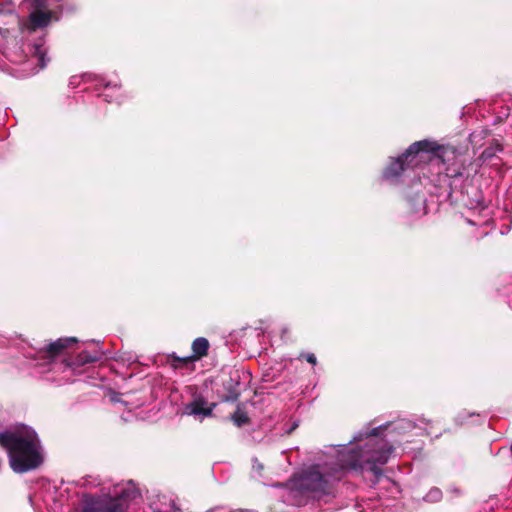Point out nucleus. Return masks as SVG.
Returning <instances> with one entry per match:
<instances>
[{"label":"nucleus","mask_w":512,"mask_h":512,"mask_svg":"<svg viewBox=\"0 0 512 512\" xmlns=\"http://www.w3.org/2000/svg\"><path fill=\"white\" fill-rule=\"evenodd\" d=\"M90 75H83V76H72L69 81V86L75 88L80 83V80H90Z\"/></svg>","instance_id":"nucleus-18"},{"label":"nucleus","mask_w":512,"mask_h":512,"mask_svg":"<svg viewBox=\"0 0 512 512\" xmlns=\"http://www.w3.org/2000/svg\"><path fill=\"white\" fill-rule=\"evenodd\" d=\"M36 6H42L43 0H34Z\"/></svg>","instance_id":"nucleus-22"},{"label":"nucleus","mask_w":512,"mask_h":512,"mask_svg":"<svg viewBox=\"0 0 512 512\" xmlns=\"http://www.w3.org/2000/svg\"><path fill=\"white\" fill-rule=\"evenodd\" d=\"M301 357H304L306 361L312 365H316L317 363L316 356L313 353L302 354Z\"/></svg>","instance_id":"nucleus-19"},{"label":"nucleus","mask_w":512,"mask_h":512,"mask_svg":"<svg viewBox=\"0 0 512 512\" xmlns=\"http://www.w3.org/2000/svg\"><path fill=\"white\" fill-rule=\"evenodd\" d=\"M70 366H71V363H66L65 364V367H67V368H70Z\"/></svg>","instance_id":"nucleus-23"},{"label":"nucleus","mask_w":512,"mask_h":512,"mask_svg":"<svg viewBox=\"0 0 512 512\" xmlns=\"http://www.w3.org/2000/svg\"><path fill=\"white\" fill-rule=\"evenodd\" d=\"M179 362H183V363H186V362H190L192 360L191 357H187V358H184V359H177Z\"/></svg>","instance_id":"nucleus-21"},{"label":"nucleus","mask_w":512,"mask_h":512,"mask_svg":"<svg viewBox=\"0 0 512 512\" xmlns=\"http://www.w3.org/2000/svg\"><path fill=\"white\" fill-rule=\"evenodd\" d=\"M442 499V491L439 488H432L430 491L424 496L423 500L429 503H436Z\"/></svg>","instance_id":"nucleus-16"},{"label":"nucleus","mask_w":512,"mask_h":512,"mask_svg":"<svg viewBox=\"0 0 512 512\" xmlns=\"http://www.w3.org/2000/svg\"><path fill=\"white\" fill-rule=\"evenodd\" d=\"M409 213L414 218H419L427 213L426 198L424 195L416 194L408 199Z\"/></svg>","instance_id":"nucleus-8"},{"label":"nucleus","mask_w":512,"mask_h":512,"mask_svg":"<svg viewBox=\"0 0 512 512\" xmlns=\"http://www.w3.org/2000/svg\"><path fill=\"white\" fill-rule=\"evenodd\" d=\"M4 11V8H0V12H3Z\"/></svg>","instance_id":"nucleus-24"},{"label":"nucleus","mask_w":512,"mask_h":512,"mask_svg":"<svg viewBox=\"0 0 512 512\" xmlns=\"http://www.w3.org/2000/svg\"><path fill=\"white\" fill-rule=\"evenodd\" d=\"M463 170L464 168L461 164L453 163L446 167L445 172L448 177L456 178L463 175Z\"/></svg>","instance_id":"nucleus-14"},{"label":"nucleus","mask_w":512,"mask_h":512,"mask_svg":"<svg viewBox=\"0 0 512 512\" xmlns=\"http://www.w3.org/2000/svg\"><path fill=\"white\" fill-rule=\"evenodd\" d=\"M428 142L419 141L409 146V148L398 158L394 159L384 170L383 177L391 182H395L406 167L414 166L415 158L421 153L427 151Z\"/></svg>","instance_id":"nucleus-4"},{"label":"nucleus","mask_w":512,"mask_h":512,"mask_svg":"<svg viewBox=\"0 0 512 512\" xmlns=\"http://www.w3.org/2000/svg\"><path fill=\"white\" fill-rule=\"evenodd\" d=\"M52 14L42 10H35L29 15V23L32 29L46 27L51 21Z\"/></svg>","instance_id":"nucleus-9"},{"label":"nucleus","mask_w":512,"mask_h":512,"mask_svg":"<svg viewBox=\"0 0 512 512\" xmlns=\"http://www.w3.org/2000/svg\"><path fill=\"white\" fill-rule=\"evenodd\" d=\"M28 49L30 60H35L39 69L45 68L50 59L47 57L44 38H39L35 42L28 44Z\"/></svg>","instance_id":"nucleus-7"},{"label":"nucleus","mask_w":512,"mask_h":512,"mask_svg":"<svg viewBox=\"0 0 512 512\" xmlns=\"http://www.w3.org/2000/svg\"><path fill=\"white\" fill-rule=\"evenodd\" d=\"M238 396H239V393H238V392H234V391H232V392H230V393H229V395H227V396L225 397V400H226V401H236V400H237V398H238Z\"/></svg>","instance_id":"nucleus-20"},{"label":"nucleus","mask_w":512,"mask_h":512,"mask_svg":"<svg viewBox=\"0 0 512 512\" xmlns=\"http://www.w3.org/2000/svg\"><path fill=\"white\" fill-rule=\"evenodd\" d=\"M101 356L102 353L100 351H95L93 354L83 351L78 355L77 363L83 365L90 362H96L101 359Z\"/></svg>","instance_id":"nucleus-12"},{"label":"nucleus","mask_w":512,"mask_h":512,"mask_svg":"<svg viewBox=\"0 0 512 512\" xmlns=\"http://www.w3.org/2000/svg\"><path fill=\"white\" fill-rule=\"evenodd\" d=\"M215 406V403H208L204 397L197 396L190 403L186 404L184 413L203 419L212 415Z\"/></svg>","instance_id":"nucleus-5"},{"label":"nucleus","mask_w":512,"mask_h":512,"mask_svg":"<svg viewBox=\"0 0 512 512\" xmlns=\"http://www.w3.org/2000/svg\"><path fill=\"white\" fill-rule=\"evenodd\" d=\"M380 429L381 426L358 431L349 443L365 441L363 447L357 450L356 447L340 446L335 451V462L315 464L305 470L297 480V488L318 495L328 494L332 482L340 480L347 470L367 469L376 475L381 474L380 467L388 462L393 447L378 435Z\"/></svg>","instance_id":"nucleus-1"},{"label":"nucleus","mask_w":512,"mask_h":512,"mask_svg":"<svg viewBox=\"0 0 512 512\" xmlns=\"http://www.w3.org/2000/svg\"><path fill=\"white\" fill-rule=\"evenodd\" d=\"M502 151V146L499 143H495L490 147L486 148L480 155V160L485 163L491 161L497 153Z\"/></svg>","instance_id":"nucleus-11"},{"label":"nucleus","mask_w":512,"mask_h":512,"mask_svg":"<svg viewBox=\"0 0 512 512\" xmlns=\"http://www.w3.org/2000/svg\"><path fill=\"white\" fill-rule=\"evenodd\" d=\"M233 422L238 426L241 427L242 425L248 423V416L247 413L240 408H238L232 415Z\"/></svg>","instance_id":"nucleus-15"},{"label":"nucleus","mask_w":512,"mask_h":512,"mask_svg":"<svg viewBox=\"0 0 512 512\" xmlns=\"http://www.w3.org/2000/svg\"><path fill=\"white\" fill-rule=\"evenodd\" d=\"M0 36H2V30L0 29Z\"/></svg>","instance_id":"nucleus-25"},{"label":"nucleus","mask_w":512,"mask_h":512,"mask_svg":"<svg viewBox=\"0 0 512 512\" xmlns=\"http://www.w3.org/2000/svg\"><path fill=\"white\" fill-rule=\"evenodd\" d=\"M264 466L262 463L258 461L257 458H253L252 460V471L254 476H261V472L263 471Z\"/></svg>","instance_id":"nucleus-17"},{"label":"nucleus","mask_w":512,"mask_h":512,"mask_svg":"<svg viewBox=\"0 0 512 512\" xmlns=\"http://www.w3.org/2000/svg\"><path fill=\"white\" fill-rule=\"evenodd\" d=\"M0 446L6 449L11 469L25 473L43 463V452L37 433L25 425L0 432Z\"/></svg>","instance_id":"nucleus-2"},{"label":"nucleus","mask_w":512,"mask_h":512,"mask_svg":"<svg viewBox=\"0 0 512 512\" xmlns=\"http://www.w3.org/2000/svg\"><path fill=\"white\" fill-rule=\"evenodd\" d=\"M98 85H103L104 86V93H102V96L104 97V99L107 102H113L114 99H113L112 95L110 93H108V91H110V90H112V91L118 90L119 89V85L117 83L111 84L110 82L104 83L103 79H99V84ZM115 100H118V97H116Z\"/></svg>","instance_id":"nucleus-13"},{"label":"nucleus","mask_w":512,"mask_h":512,"mask_svg":"<svg viewBox=\"0 0 512 512\" xmlns=\"http://www.w3.org/2000/svg\"><path fill=\"white\" fill-rule=\"evenodd\" d=\"M208 349H209V342L204 337L196 338L192 343L193 354L198 359L207 355Z\"/></svg>","instance_id":"nucleus-10"},{"label":"nucleus","mask_w":512,"mask_h":512,"mask_svg":"<svg viewBox=\"0 0 512 512\" xmlns=\"http://www.w3.org/2000/svg\"><path fill=\"white\" fill-rule=\"evenodd\" d=\"M76 341L77 339L74 337L60 338L50 343L45 350L41 351V354L46 359V363L52 365L54 368L57 365L55 358L62 354L69 344L75 343ZM53 368H50L49 370H52Z\"/></svg>","instance_id":"nucleus-6"},{"label":"nucleus","mask_w":512,"mask_h":512,"mask_svg":"<svg viewBox=\"0 0 512 512\" xmlns=\"http://www.w3.org/2000/svg\"><path fill=\"white\" fill-rule=\"evenodd\" d=\"M140 497L132 481L117 484L112 494L86 500L82 512H126L129 504Z\"/></svg>","instance_id":"nucleus-3"}]
</instances>
